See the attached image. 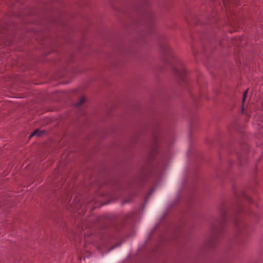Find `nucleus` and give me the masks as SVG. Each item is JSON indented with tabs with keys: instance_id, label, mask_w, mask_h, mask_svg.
I'll use <instances>...</instances> for the list:
<instances>
[{
	"instance_id": "obj_1",
	"label": "nucleus",
	"mask_w": 263,
	"mask_h": 263,
	"mask_svg": "<svg viewBox=\"0 0 263 263\" xmlns=\"http://www.w3.org/2000/svg\"><path fill=\"white\" fill-rule=\"evenodd\" d=\"M221 218L219 221H216L211 226V235L207 238L204 243L203 247L205 249H213L216 247L219 240L220 234L225 229L227 218L226 212L224 208L220 209Z\"/></svg>"
},
{
	"instance_id": "obj_2",
	"label": "nucleus",
	"mask_w": 263,
	"mask_h": 263,
	"mask_svg": "<svg viewBox=\"0 0 263 263\" xmlns=\"http://www.w3.org/2000/svg\"><path fill=\"white\" fill-rule=\"evenodd\" d=\"M160 50L173 61L171 65L173 73L176 77L178 83L179 84L186 83L187 81L186 69L181 61L173 55L172 49L167 44H160Z\"/></svg>"
},
{
	"instance_id": "obj_3",
	"label": "nucleus",
	"mask_w": 263,
	"mask_h": 263,
	"mask_svg": "<svg viewBox=\"0 0 263 263\" xmlns=\"http://www.w3.org/2000/svg\"><path fill=\"white\" fill-rule=\"evenodd\" d=\"M140 10L142 11L141 22L145 27L146 33H152L155 28V16L149 8L147 0H143L140 7Z\"/></svg>"
},
{
	"instance_id": "obj_4",
	"label": "nucleus",
	"mask_w": 263,
	"mask_h": 263,
	"mask_svg": "<svg viewBox=\"0 0 263 263\" xmlns=\"http://www.w3.org/2000/svg\"><path fill=\"white\" fill-rule=\"evenodd\" d=\"M160 140H161L159 129L158 128L154 129L153 132L151 140L152 149L147 157V159L148 161H152L157 153L160 147Z\"/></svg>"
},
{
	"instance_id": "obj_5",
	"label": "nucleus",
	"mask_w": 263,
	"mask_h": 263,
	"mask_svg": "<svg viewBox=\"0 0 263 263\" xmlns=\"http://www.w3.org/2000/svg\"><path fill=\"white\" fill-rule=\"evenodd\" d=\"M240 146L242 149V152H241V154L238 156V158L239 161L241 162L243 158H246V155L249 152V147L248 144L245 143L241 144Z\"/></svg>"
},
{
	"instance_id": "obj_6",
	"label": "nucleus",
	"mask_w": 263,
	"mask_h": 263,
	"mask_svg": "<svg viewBox=\"0 0 263 263\" xmlns=\"http://www.w3.org/2000/svg\"><path fill=\"white\" fill-rule=\"evenodd\" d=\"M47 132L45 130H40L39 128L35 129L30 135L29 138L36 136L37 137H41L44 134H46Z\"/></svg>"
},
{
	"instance_id": "obj_7",
	"label": "nucleus",
	"mask_w": 263,
	"mask_h": 263,
	"mask_svg": "<svg viewBox=\"0 0 263 263\" xmlns=\"http://www.w3.org/2000/svg\"><path fill=\"white\" fill-rule=\"evenodd\" d=\"M223 5L227 8L229 7L230 5H234L237 6L239 4V0H222Z\"/></svg>"
},
{
	"instance_id": "obj_8",
	"label": "nucleus",
	"mask_w": 263,
	"mask_h": 263,
	"mask_svg": "<svg viewBox=\"0 0 263 263\" xmlns=\"http://www.w3.org/2000/svg\"><path fill=\"white\" fill-rule=\"evenodd\" d=\"M156 186H157L156 185H154L152 187H151V188L150 189L149 192H148L145 198V200H144L145 203L147 201L149 197L151 196V195L153 194V193L156 190Z\"/></svg>"
},
{
	"instance_id": "obj_9",
	"label": "nucleus",
	"mask_w": 263,
	"mask_h": 263,
	"mask_svg": "<svg viewBox=\"0 0 263 263\" xmlns=\"http://www.w3.org/2000/svg\"><path fill=\"white\" fill-rule=\"evenodd\" d=\"M235 227L238 229H239V228L241 227L242 225H243L242 222L237 218V214H236L235 215Z\"/></svg>"
},
{
	"instance_id": "obj_10",
	"label": "nucleus",
	"mask_w": 263,
	"mask_h": 263,
	"mask_svg": "<svg viewBox=\"0 0 263 263\" xmlns=\"http://www.w3.org/2000/svg\"><path fill=\"white\" fill-rule=\"evenodd\" d=\"M249 88H247L243 92V96H242V99L241 104H245V102L246 101V98L247 97V95L248 93Z\"/></svg>"
},
{
	"instance_id": "obj_11",
	"label": "nucleus",
	"mask_w": 263,
	"mask_h": 263,
	"mask_svg": "<svg viewBox=\"0 0 263 263\" xmlns=\"http://www.w3.org/2000/svg\"><path fill=\"white\" fill-rule=\"evenodd\" d=\"M85 101V98L84 97H82L80 98L79 101L75 104V106H81L83 103H84Z\"/></svg>"
},
{
	"instance_id": "obj_12",
	"label": "nucleus",
	"mask_w": 263,
	"mask_h": 263,
	"mask_svg": "<svg viewBox=\"0 0 263 263\" xmlns=\"http://www.w3.org/2000/svg\"><path fill=\"white\" fill-rule=\"evenodd\" d=\"M147 174H146V173L145 172V171L144 170H142V175H141V176L140 177V181H144L145 179L147 178Z\"/></svg>"
},
{
	"instance_id": "obj_13",
	"label": "nucleus",
	"mask_w": 263,
	"mask_h": 263,
	"mask_svg": "<svg viewBox=\"0 0 263 263\" xmlns=\"http://www.w3.org/2000/svg\"><path fill=\"white\" fill-rule=\"evenodd\" d=\"M242 198L243 199H246L250 203L252 202L251 199H250L249 197H248L243 192L241 193Z\"/></svg>"
},
{
	"instance_id": "obj_14",
	"label": "nucleus",
	"mask_w": 263,
	"mask_h": 263,
	"mask_svg": "<svg viewBox=\"0 0 263 263\" xmlns=\"http://www.w3.org/2000/svg\"><path fill=\"white\" fill-rule=\"evenodd\" d=\"M243 211L242 208L241 206H239L237 210V213H240Z\"/></svg>"
},
{
	"instance_id": "obj_15",
	"label": "nucleus",
	"mask_w": 263,
	"mask_h": 263,
	"mask_svg": "<svg viewBox=\"0 0 263 263\" xmlns=\"http://www.w3.org/2000/svg\"><path fill=\"white\" fill-rule=\"evenodd\" d=\"M245 104H241V113L242 114H243L244 113V110H245Z\"/></svg>"
},
{
	"instance_id": "obj_16",
	"label": "nucleus",
	"mask_w": 263,
	"mask_h": 263,
	"mask_svg": "<svg viewBox=\"0 0 263 263\" xmlns=\"http://www.w3.org/2000/svg\"><path fill=\"white\" fill-rule=\"evenodd\" d=\"M119 244L116 245H115V246H114L110 248V249H114V248H115L116 247H117V246H119Z\"/></svg>"
},
{
	"instance_id": "obj_17",
	"label": "nucleus",
	"mask_w": 263,
	"mask_h": 263,
	"mask_svg": "<svg viewBox=\"0 0 263 263\" xmlns=\"http://www.w3.org/2000/svg\"><path fill=\"white\" fill-rule=\"evenodd\" d=\"M164 61L165 62H168L167 61V59H166H166H164Z\"/></svg>"
}]
</instances>
